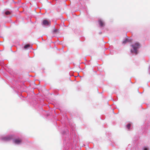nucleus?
Wrapping results in <instances>:
<instances>
[{
    "instance_id": "nucleus-1",
    "label": "nucleus",
    "mask_w": 150,
    "mask_h": 150,
    "mask_svg": "<svg viewBox=\"0 0 150 150\" xmlns=\"http://www.w3.org/2000/svg\"><path fill=\"white\" fill-rule=\"evenodd\" d=\"M132 46L134 49V52L136 54H137V50L138 48L139 47V44L138 43H136L134 45H132ZM131 52H133L134 51L131 50Z\"/></svg>"
},
{
    "instance_id": "nucleus-2",
    "label": "nucleus",
    "mask_w": 150,
    "mask_h": 150,
    "mask_svg": "<svg viewBox=\"0 0 150 150\" xmlns=\"http://www.w3.org/2000/svg\"><path fill=\"white\" fill-rule=\"evenodd\" d=\"M50 24V22L48 21L47 20H44L42 22V25H45L47 26L49 25Z\"/></svg>"
},
{
    "instance_id": "nucleus-3",
    "label": "nucleus",
    "mask_w": 150,
    "mask_h": 150,
    "mask_svg": "<svg viewBox=\"0 0 150 150\" xmlns=\"http://www.w3.org/2000/svg\"><path fill=\"white\" fill-rule=\"evenodd\" d=\"M22 142V140L21 139H16L14 140V142L17 144H19Z\"/></svg>"
},
{
    "instance_id": "nucleus-4",
    "label": "nucleus",
    "mask_w": 150,
    "mask_h": 150,
    "mask_svg": "<svg viewBox=\"0 0 150 150\" xmlns=\"http://www.w3.org/2000/svg\"><path fill=\"white\" fill-rule=\"evenodd\" d=\"M12 138L11 137H4L3 139L6 141H8L10 140Z\"/></svg>"
},
{
    "instance_id": "nucleus-5",
    "label": "nucleus",
    "mask_w": 150,
    "mask_h": 150,
    "mask_svg": "<svg viewBox=\"0 0 150 150\" xmlns=\"http://www.w3.org/2000/svg\"><path fill=\"white\" fill-rule=\"evenodd\" d=\"M98 21L99 24L100 26L103 27L104 26V23L101 20H99Z\"/></svg>"
},
{
    "instance_id": "nucleus-6",
    "label": "nucleus",
    "mask_w": 150,
    "mask_h": 150,
    "mask_svg": "<svg viewBox=\"0 0 150 150\" xmlns=\"http://www.w3.org/2000/svg\"><path fill=\"white\" fill-rule=\"evenodd\" d=\"M5 14L6 15H9L11 14V13L9 11H7L5 12Z\"/></svg>"
},
{
    "instance_id": "nucleus-7",
    "label": "nucleus",
    "mask_w": 150,
    "mask_h": 150,
    "mask_svg": "<svg viewBox=\"0 0 150 150\" xmlns=\"http://www.w3.org/2000/svg\"><path fill=\"white\" fill-rule=\"evenodd\" d=\"M30 45H29L27 44L24 46V48L25 49H26L28 48H29L30 47Z\"/></svg>"
},
{
    "instance_id": "nucleus-8",
    "label": "nucleus",
    "mask_w": 150,
    "mask_h": 150,
    "mask_svg": "<svg viewBox=\"0 0 150 150\" xmlns=\"http://www.w3.org/2000/svg\"><path fill=\"white\" fill-rule=\"evenodd\" d=\"M131 125L130 123H129L127 125V127L128 129H130Z\"/></svg>"
},
{
    "instance_id": "nucleus-9",
    "label": "nucleus",
    "mask_w": 150,
    "mask_h": 150,
    "mask_svg": "<svg viewBox=\"0 0 150 150\" xmlns=\"http://www.w3.org/2000/svg\"><path fill=\"white\" fill-rule=\"evenodd\" d=\"M128 41V40L127 39H126L124 41H123V43L124 44H125Z\"/></svg>"
},
{
    "instance_id": "nucleus-10",
    "label": "nucleus",
    "mask_w": 150,
    "mask_h": 150,
    "mask_svg": "<svg viewBox=\"0 0 150 150\" xmlns=\"http://www.w3.org/2000/svg\"><path fill=\"white\" fill-rule=\"evenodd\" d=\"M148 148L146 147H145L144 149V150H148Z\"/></svg>"
},
{
    "instance_id": "nucleus-11",
    "label": "nucleus",
    "mask_w": 150,
    "mask_h": 150,
    "mask_svg": "<svg viewBox=\"0 0 150 150\" xmlns=\"http://www.w3.org/2000/svg\"><path fill=\"white\" fill-rule=\"evenodd\" d=\"M57 30H56V29H55V30H54V32H57Z\"/></svg>"
}]
</instances>
